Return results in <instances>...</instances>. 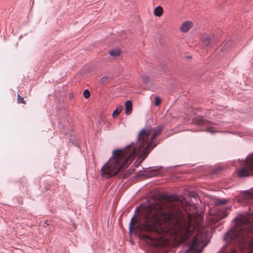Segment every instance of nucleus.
<instances>
[{"label":"nucleus","mask_w":253,"mask_h":253,"mask_svg":"<svg viewBox=\"0 0 253 253\" xmlns=\"http://www.w3.org/2000/svg\"><path fill=\"white\" fill-rule=\"evenodd\" d=\"M125 108H126V114L129 115L131 114L132 111V102L130 100H127L125 103Z\"/></svg>","instance_id":"obj_9"},{"label":"nucleus","mask_w":253,"mask_h":253,"mask_svg":"<svg viewBox=\"0 0 253 253\" xmlns=\"http://www.w3.org/2000/svg\"><path fill=\"white\" fill-rule=\"evenodd\" d=\"M123 108V107L122 106H120L116 108V109L114 111V112L113 113L112 115H113V117L115 118V117H117L122 111Z\"/></svg>","instance_id":"obj_13"},{"label":"nucleus","mask_w":253,"mask_h":253,"mask_svg":"<svg viewBox=\"0 0 253 253\" xmlns=\"http://www.w3.org/2000/svg\"><path fill=\"white\" fill-rule=\"evenodd\" d=\"M90 96V92L87 89H85L84 91V96L85 98H88Z\"/></svg>","instance_id":"obj_17"},{"label":"nucleus","mask_w":253,"mask_h":253,"mask_svg":"<svg viewBox=\"0 0 253 253\" xmlns=\"http://www.w3.org/2000/svg\"><path fill=\"white\" fill-rule=\"evenodd\" d=\"M242 199L246 203H251L253 200V189L243 191L241 193Z\"/></svg>","instance_id":"obj_6"},{"label":"nucleus","mask_w":253,"mask_h":253,"mask_svg":"<svg viewBox=\"0 0 253 253\" xmlns=\"http://www.w3.org/2000/svg\"><path fill=\"white\" fill-rule=\"evenodd\" d=\"M232 44V42L228 40L227 41H226L224 45H223V46L222 47V48H221V50L222 51H225L227 50V49L230 46V45H231Z\"/></svg>","instance_id":"obj_14"},{"label":"nucleus","mask_w":253,"mask_h":253,"mask_svg":"<svg viewBox=\"0 0 253 253\" xmlns=\"http://www.w3.org/2000/svg\"><path fill=\"white\" fill-rule=\"evenodd\" d=\"M163 127L158 126L152 128L147 126L138 134L136 143H131L123 149L113 151V156L103 166L101 169V175L104 178H109L125 169L132 162L136 156L141 163L147 157L150 151L157 145L154 138L162 132Z\"/></svg>","instance_id":"obj_2"},{"label":"nucleus","mask_w":253,"mask_h":253,"mask_svg":"<svg viewBox=\"0 0 253 253\" xmlns=\"http://www.w3.org/2000/svg\"><path fill=\"white\" fill-rule=\"evenodd\" d=\"M109 53L110 55L114 57H117L120 55V51L119 49H116L110 51Z\"/></svg>","instance_id":"obj_15"},{"label":"nucleus","mask_w":253,"mask_h":253,"mask_svg":"<svg viewBox=\"0 0 253 253\" xmlns=\"http://www.w3.org/2000/svg\"><path fill=\"white\" fill-rule=\"evenodd\" d=\"M228 200L225 199H215L214 200L215 205L217 206L225 205Z\"/></svg>","instance_id":"obj_12"},{"label":"nucleus","mask_w":253,"mask_h":253,"mask_svg":"<svg viewBox=\"0 0 253 253\" xmlns=\"http://www.w3.org/2000/svg\"><path fill=\"white\" fill-rule=\"evenodd\" d=\"M107 79V77H104L101 79L102 82L105 81Z\"/></svg>","instance_id":"obj_22"},{"label":"nucleus","mask_w":253,"mask_h":253,"mask_svg":"<svg viewBox=\"0 0 253 253\" xmlns=\"http://www.w3.org/2000/svg\"><path fill=\"white\" fill-rule=\"evenodd\" d=\"M226 215L225 211H223L221 213H216L214 216L211 217L210 220L212 223H215L219 220L224 218Z\"/></svg>","instance_id":"obj_7"},{"label":"nucleus","mask_w":253,"mask_h":253,"mask_svg":"<svg viewBox=\"0 0 253 253\" xmlns=\"http://www.w3.org/2000/svg\"><path fill=\"white\" fill-rule=\"evenodd\" d=\"M135 215L131 218L129 232L146 231L160 234L159 237L143 236L149 244L156 245V240L173 241L176 245L183 244L189 248L185 253H200L203 249L202 242L207 235L201 225L202 217L197 223L191 214L185 217L179 210L165 205L162 201L151 203L143 209L138 219Z\"/></svg>","instance_id":"obj_1"},{"label":"nucleus","mask_w":253,"mask_h":253,"mask_svg":"<svg viewBox=\"0 0 253 253\" xmlns=\"http://www.w3.org/2000/svg\"><path fill=\"white\" fill-rule=\"evenodd\" d=\"M193 26V23L190 21H185L180 26V30L182 32L186 33Z\"/></svg>","instance_id":"obj_8"},{"label":"nucleus","mask_w":253,"mask_h":253,"mask_svg":"<svg viewBox=\"0 0 253 253\" xmlns=\"http://www.w3.org/2000/svg\"><path fill=\"white\" fill-rule=\"evenodd\" d=\"M163 13V9L162 7H161V6H157L154 9V14L155 16L157 17H160L161 16H162Z\"/></svg>","instance_id":"obj_11"},{"label":"nucleus","mask_w":253,"mask_h":253,"mask_svg":"<svg viewBox=\"0 0 253 253\" xmlns=\"http://www.w3.org/2000/svg\"><path fill=\"white\" fill-rule=\"evenodd\" d=\"M202 42L204 45L208 46L211 44V39L209 36L205 35L202 38Z\"/></svg>","instance_id":"obj_10"},{"label":"nucleus","mask_w":253,"mask_h":253,"mask_svg":"<svg viewBox=\"0 0 253 253\" xmlns=\"http://www.w3.org/2000/svg\"><path fill=\"white\" fill-rule=\"evenodd\" d=\"M167 200L169 202L174 201L176 200V197L174 195L169 196L167 197Z\"/></svg>","instance_id":"obj_18"},{"label":"nucleus","mask_w":253,"mask_h":253,"mask_svg":"<svg viewBox=\"0 0 253 253\" xmlns=\"http://www.w3.org/2000/svg\"><path fill=\"white\" fill-rule=\"evenodd\" d=\"M17 100H18V102L20 103H25V101L24 100L23 98L21 97V96L19 95V94H18Z\"/></svg>","instance_id":"obj_20"},{"label":"nucleus","mask_w":253,"mask_h":253,"mask_svg":"<svg viewBox=\"0 0 253 253\" xmlns=\"http://www.w3.org/2000/svg\"><path fill=\"white\" fill-rule=\"evenodd\" d=\"M190 195L191 196H192L195 199H196L197 197V195L196 194H192V193H190Z\"/></svg>","instance_id":"obj_21"},{"label":"nucleus","mask_w":253,"mask_h":253,"mask_svg":"<svg viewBox=\"0 0 253 253\" xmlns=\"http://www.w3.org/2000/svg\"><path fill=\"white\" fill-rule=\"evenodd\" d=\"M161 103V99L160 98L157 96L155 97V104L156 106H159L160 105Z\"/></svg>","instance_id":"obj_19"},{"label":"nucleus","mask_w":253,"mask_h":253,"mask_svg":"<svg viewBox=\"0 0 253 253\" xmlns=\"http://www.w3.org/2000/svg\"><path fill=\"white\" fill-rule=\"evenodd\" d=\"M195 123L203 126V129H205L208 132L214 133L217 132V129L212 126V124L204 118H200L199 120L196 121Z\"/></svg>","instance_id":"obj_4"},{"label":"nucleus","mask_w":253,"mask_h":253,"mask_svg":"<svg viewBox=\"0 0 253 253\" xmlns=\"http://www.w3.org/2000/svg\"><path fill=\"white\" fill-rule=\"evenodd\" d=\"M142 81L144 83H147L149 81V77L148 76L144 75L142 77Z\"/></svg>","instance_id":"obj_16"},{"label":"nucleus","mask_w":253,"mask_h":253,"mask_svg":"<svg viewBox=\"0 0 253 253\" xmlns=\"http://www.w3.org/2000/svg\"><path fill=\"white\" fill-rule=\"evenodd\" d=\"M241 168L238 171V176L241 177L253 175V153L249 155L246 160L242 162Z\"/></svg>","instance_id":"obj_3"},{"label":"nucleus","mask_w":253,"mask_h":253,"mask_svg":"<svg viewBox=\"0 0 253 253\" xmlns=\"http://www.w3.org/2000/svg\"><path fill=\"white\" fill-rule=\"evenodd\" d=\"M162 173V171L159 169H152L151 168H149L148 169H146V170L142 175L146 177H153L160 175Z\"/></svg>","instance_id":"obj_5"}]
</instances>
